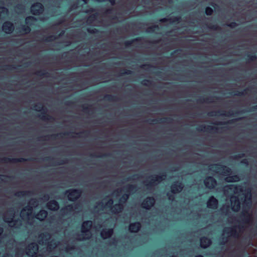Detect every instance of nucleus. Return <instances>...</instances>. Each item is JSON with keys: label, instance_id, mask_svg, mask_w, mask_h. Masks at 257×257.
<instances>
[{"label": "nucleus", "instance_id": "5", "mask_svg": "<svg viewBox=\"0 0 257 257\" xmlns=\"http://www.w3.org/2000/svg\"><path fill=\"white\" fill-rule=\"evenodd\" d=\"M32 213V207L30 206H28L21 211L20 215L24 221H26L29 224H32V220L34 218Z\"/></svg>", "mask_w": 257, "mask_h": 257}, {"label": "nucleus", "instance_id": "25", "mask_svg": "<svg viewBox=\"0 0 257 257\" xmlns=\"http://www.w3.org/2000/svg\"><path fill=\"white\" fill-rule=\"evenodd\" d=\"M8 14V10L5 7L0 8V19L5 18Z\"/></svg>", "mask_w": 257, "mask_h": 257}, {"label": "nucleus", "instance_id": "11", "mask_svg": "<svg viewBox=\"0 0 257 257\" xmlns=\"http://www.w3.org/2000/svg\"><path fill=\"white\" fill-rule=\"evenodd\" d=\"M155 203V200L153 198L148 197L142 203V206L143 208L147 209H150L154 205Z\"/></svg>", "mask_w": 257, "mask_h": 257}, {"label": "nucleus", "instance_id": "8", "mask_svg": "<svg viewBox=\"0 0 257 257\" xmlns=\"http://www.w3.org/2000/svg\"><path fill=\"white\" fill-rule=\"evenodd\" d=\"M67 193H68V199L71 201L76 200L80 197L81 195V192L79 190L76 189L70 190L69 191H67Z\"/></svg>", "mask_w": 257, "mask_h": 257}, {"label": "nucleus", "instance_id": "13", "mask_svg": "<svg viewBox=\"0 0 257 257\" xmlns=\"http://www.w3.org/2000/svg\"><path fill=\"white\" fill-rule=\"evenodd\" d=\"M218 205V200L213 196L209 198L207 202V206L208 208L211 209H216Z\"/></svg>", "mask_w": 257, "mask_h": 257}, {"label": "nucleus", "instance_id": "42", "mask_svg": "<svg viewBox=\"0 0 257 257\" xmlns=\"http://www.w3.org/2000/svg\"><path fill=\"white\" fill-rule=\"evenodd\" d=\"M227 241V239H225V240H223L222 243H224L225 242Z\"/></svg>", "mask_w": 257, "mask_h": 257}, {"label": "nucleus", "instance_id": "20", "mask_svg": "<svg viewBox=\"0 0 257 257\" xmlns=\"http://www.w3.org/2000/svg\"><path fill=\"white\" fill-rule=\"evenodd\" d=\"M47 208L51 210H57L59 206L58 203L54 200L49 201L47 205Z\"/></svg>", "mask_w": 257, "mask_h": 257}, {"label": "nucleus", "instance_id": "46", "mask_svg": "<svg viewBox=\"0 0 257 257\" xmlns=\"http://www.w3.org/2000/svg\"><path fill=\"white\" fill-rule=\"evenodd\" d=\"M172 257H176V256H172Z\"/></svg>", "mask_w": 257, "mask_h": 257}, {"label": "nucleus", "instance_id": "44", "mask_svg": "<svg viewBox=\"0 0 257 257\" xmlns=\"http://www.w3.org/2000/svg\"><path fill=\"white\" fill-rule=\"evenodd\" d=\"M165 19H162L161 21H163V22H164V21H165Z\"/></svg>", "mask_w": 257, "mask_h": 257}, {"label": "nucleus", "instance_id": "33", "mask_svg": "<svg viewBox=\"0 0 257 257\" xmlns=\"http://www.w3.org/2000/svg\"><path fill=\"white\" fill-rule=\"evenodd\" d=\"M243 215L244 216H248L249 217V219H250V214L249 212H247V213H245V212H243Z\"/></svg>", "mask_w": 257, "mask_h": 257}, {"label": "nucleus", "instance_id": "34", "mask_svg": "<svg viewBox=\"0 0 257 257\" xmlns=\"http://www.w3.org/2000/svg\"><path fill=\"white\" fill-rule=\"evenodd\" d=\"M168 196L169 200H173L174 199V197H172V196L170 195L169 194H168Z\"/></svg>", "mask_w": 257, "mask_h": 257}, {"label": "nucleus", "instance_id": "30", "mask_svg": "<svg viewBox=\"0 0 257 257\" xmlns=\"http://www.w3.org/2000/svg\"><path fill=\"white\" fill-rule=\"evenodd\" d=\"M122 194V190H117L116 191H115L113 193V196H119Z\"/></svg>", "mask_w": 257, "mask_h": 257}, {"label": "nucleus", "instance_id": "1", "mask_svg": "<svg viewBox=\"0 0 257 257\" xmlns=\"http://www.w3.org/2000/svg\"><path fill=\"white\" fill-rule=\"evenodd\" d=\"M128 198V195L125 194L119 199V203L115 204L114 206L111 207L113 201L112 199H109L107 203L104 205V202L99 203L95 209V212H99V209H101L104 211H107V208H109L111 212L114 213H118L121 211L123 208L122 203H124Z\"/></svg>", "mask_w": 257, "mask_h": 257}, {"label": "nucleus", "instance_id": "29", "mask_svg": "<svg viewBox=\"0 0 257 257\" xmlns=\"http://www.w3.org/2000/svg\"><path fill=\"white\" fill-rule=\"evenodd\" d=\"M212 12H213V10L211 8H210L209 7H207L206 9L205 13L207 15H211L212 14Z\"/></svg>", "mask_w": 257, "mask_h": 257}, {"label": "nucleus", "instance_id": "38", "mask_svg": "<svg viewBox=\"0 0 257 257\" xmlns=\"http://www.w3.org/2000/svg\"><path fill=\"white\" fill-rule=\"evenodd\" d=\"M241 163H245V164H246V160H243V161H242L241 162Z\"/></svg>", "mask_w": 257, "mask_h": 257}, {"label": "nucleus", "instance_id": "12", "mask_svg": "<svg viewBox=\"0 0 257 257\" xmlns=\"http://www.w3.org/2000/svg\"><path fill=\"white\" fill-rule=\"evenodd\" d=\"M204 184L206 187L208 188H213L216 185V180L211 177H208L204 180Z\"/></svg>", "mask_w": 257, "mask_h": 257}, {"label": "nucleus", "instance_id": "35", "mask_svg": "<svg viewBox=\"0 0 257 257\" xmlns=\"http://www.w3.org/2000/svg\"><path fill=\"white\" fill-rule=\"evenodd\" d=\"M132 187V186H129L126 187L127 190H130Z\"/></svg>", "mask_w": 257, "mask_h": 257}, {"label": "nucleus", "instance_id": "24", "mask_svg": "<svg viewBox=\"0 0 257 257\" xmlns=\"http://www.w3.org/2000/svg\"><path fill=\"white\" fill-rule=\"evenodd\" d=\"M47 216V212L46 211L42 210H41L36 215V218L40 220H44Z\"/></svg>", "mask_w": 257, "mask_h": 257}, {"label": "nucleus", "instance_id": "14", "mask_svg": "<svg viewBox=\"0 0 257 257\" xmlns=\"http://www.w3.org/2000/svg\"><path fill=\"white\" fill-rule=\"evenodd\" d=\"M2 29L5 33L10 34L14 30V27L12 23L10 22H5L3 25Z\"/></svg>", "mask_w": 257, "mask_h": 257}, {"label": "nucleus", "instance_id": "32", "mask_svg": "<svg viewBox=\"0 0 257 257\" xmlns=\"http://www.w3.org/2000/svg\"><path fill=\"white\" fill-rule=\"evenodd\" d=\"M96 1L98 2H102L105 1V0H96ZM108 1L110 2V3H111V4L112 5H114L115 3V0H108Z\"/></svg>", "mask_w": 257, "mask_h": 257}, {"label": "nucleus", "instance_id": "39", "mask_svg": "<svg viewBox=\"0 0 257 257\" xmlns=\"http://www.w3.org/2000/svg\"><path fill=\"white\" fill-rule=\"evenodd\" d=\"M85 4H86L87 3V0H82Z\"/></svg>", "mask_w": 257, "mask_h": 257}, {"label": "nucleus", "instance_id": "40", "mask_svg": "<svg viewBox=\"0 0 257 257\" xmlns=\"http://www.w3.org/2000/svg\"><path fill=\"white\" fill-rule=\"evenodd\" d=\"M41 108H42L41 107H39V109H36V110H38V111H39V110H40V109H41Z\"/></svg>", "mask_w": 257, "mask_h": 257}, {"label": "nucleus", "instance_id": "19", "mask_svg": "<svg viewBox=\"0 0 257 257\" xmlns=\"http://www.w3.org/2000/svg\"><path fill=\"white\" fill-rule=\"evenodd\" d=\"M183 188L181 183H176L173 184L171 187V192L173 193H176L180 192Z\"/></svg>", "mask_w": 257, "mask_h": 257}, {"label": "nucleus", "instance_id": "10", "mask_svg": "<svg viewBox=\"0 0 257 257\" xmlns=\"http://www.w3.org/2000/svg\"><path fill=\"white\" fill-rule=\"evenodd\" d=\"M222 236L223 239L225 237L232 236L235 237L236 236V230H235L234 228H225L223 230Z\"/></svg>", "mask_w": 257, "mask_h": 257}, {"label": "nucleus", "instance_id": "21", "mask_svg": "<svg viewBox=\"0 0 257 257\" xmlns=\"http://www.w3.org/2000/svg\"><path fill=\"white\" fill-rule=\"evenodd\" d=\"M112 232L113 230L112 229H103L101 232V236L104 239L107 238L112 235Z\"/></svg>", "mask_w": 257, "mask_h": 257}, {"label": "nucleus", "instance_id": "7", "mask_svg": "<svg viewBox=\"0 0 257 257\" xmlns=\"http://www.w3.org/2000/svg\"><path fill=\"white\" fill-rule=\"evenodd\" d=\"M230 202L232 209L234 211H237L239 210L240 207V203L239 201V198L236 196H231L230 198Z\"/></svg>", "mask_w": 257, "mask_h": 257}, {"label": "nucleus", "instance_id": "9", "mask_svg": "<svg viewBox=\"0 0 257 257\" xmlns=\"http://www.w3.org/2000/svg\"><path fill=\"white\" fill-rule=\"evenodd\" d=\"M43 11V7L40 3H36L31 7V12L34 15H39Z\"/></svg>", "mask_w": 257, "mask_h": 257}, {"label": "nucleus", "instance_id": "2", "mask_svg": "<svg viewBox=\"0 0 257 257\" xmlns=\"http://www.w3.org/2000/svg\"><path fill=\"white\" fill-rule=\"evenodd\" d=\"M209 170L214 173L220 174L223 176H227L225 178L226 182H232L239 181V177L237 176H230L231 174V170L228 167L219 164H214L209 167Z\"/></svg>", "mask_w": 257, "mask_h": 257}, {"label": "nucleus", "instance_id": "23", "mask_svg": "<svg viewBox=\"0 0 257 257\" xmlns=\"http://www.w3.org/2000/svg\"><path fill=\"white\" fill-rule=\"evenodd\" d=\"M141 227V224L139 222L132 223L130 225V230L132 232H137Z\"/></svg>", "mask_w": 257, "mask_h": 257}, {"label": "nucleus", "instance_id": "36", "mask_svg": "<svg viewBox=\"0 0 257 257\" xmlns=\"http://www.w3.org/2000/svg\"><path fill=\"white\" fill-rule=\"evenodd\" d=\"M3 231V230L2 228L0 227V234H2Z\"/></svg>", "mask_w": 257, "mask_h": 257}, {"label": "nucleus", "instance_id": "6", "mask_svg": "<svg viewBox=\"0 0 257 257\" xmlns=\"http://www.w3.org/2000/svg\"><path fill=\"white\" fill-rule=\"evenodd\" d=\"M38 250V245L35 243H32L28 246L26 249V253L29 256H33L36 254Z\"/></svg>", "mask_w": 257, "mask_h": 257}, {"label": "nucleus", "instance_id": "17", "mask_svg": "<svg viewBox=\"0 0 257 257\" xmlns=\"http://www.w3.org/2000/svg\"><path fill=\"white\" fill-rule=\"evenodd\" d=\"M50 238V235L49 233H43L39 236V241L41 244H47V240Z\"/></svg>", "mask_w": 257, "mask_h": 257}, {"label": "nucleus", "instance_id": "37", "mask_svg": "<svg viewBox=\"0 0 257 257\" xmlns=\"http://www.w3.org/2000/svg\"><path fill=\"white\" fill-rule=\"evenodd\" d=\"M4 257H12L11 255H7L6 256H4Z\"/></svg>", "mask_w": 257, "mask_h": 257}, {"label": "nucleus", "instance_id": "31", "mask_svg": "<svg viewBox=\"0 0 257 257\" xmlns=\"http://www.w3.org/2000/svg\"><path fill=\"white\" fill-rule=\"evenodd\" d=\"M23 27H24V29H23L22 33H28L31 30V29H30V28L29 27L24 26Z\"/></svg>", "mask_w": 257, "mask_h": 257}, {"label": "nucleus", "instance_id": "28", "mask_svg": "<svg viewBox=\"0 0 257 257\" xmlns=\"http://www.w3.org/2000/svg\"><path fill=\"white\" fill-rule=\"evenodd\" d=\"M53 242H51V243L49 244H48L47 245V250H50L51 249V248L53 247V248H54V247H57V244L56 243V242H54V243H52Z\"/></svg>", "mask_w": 257, "mask_h": 257}, {"label": "nucleus", "instance_id": "16", "mask_svg": "<svg viewBox=\"0 0 257 257\" xmlns=\"http://www.w3.org/2000/svg\"><path fill=\"white\" fill-rule=\"evenodd\" d=\"M244 201L243 205L246 208H249L251 203V195L250 192L247 193L244 196Z\"/></svg>", "mask_w": 257, "mask_h": 257}, {"label": "nucleus", "instance_id": "18", "mask_svg": "<svg viewBox=\"0 0 257 257\" xmlns=\"http://www.w3.org/2000/svg\"><path fill=\"white\" fill-rule=\"evenodd\" d=\"M166 176L162 175V176H152L151 179V184H157L161 182L162 180L165 179Z\"/></svg>", "mask_w": 257, "mask_h": 257}, {"label": "nucleus", "instance_id": "43", "mask_svg": "<svg viewBox=\"0 0 257 257\" xmlns=\"http://www.w3.org/2000/svg\"><path fill=\"white\" fill-rule=\"evenodd\" d=\"M196 257H203V256H202V255H198V256H196Z\"/></svg>", "mask_w": 257, "mask_h": 257}, {"label": "nucleus", "instance_id": "45", "mask_svg": "<svg viewBox=\"0 0 257 257\" xmlns=\"http://www.w3.org/2000/svg\"><path fill=\"white\" fill-rule=\"evenodd\" d=\"M123 189H125V188H123ZM125 189H127L126 187H125Z\"/></svg>", "mask_w": 257, "mask_h": 257}, {"label": "nucleus", "instance_id": "3", "mask_svg": "<svg viewBox=\"0 0 257 257\" xmlns=\"http://www.w3.org/2000/svg\"><path fill=\"white\" fill-rule=\"evenodd\" d=\"M92 225V223L91 221H84L82 225L81 233L78 235L76 238L79 240H83L89 238L91 236L89 229Z\"/></svg>", "mask_w": 257, "mask_h": 257}, {"label": "nucleus", "instance_id": "26", "mask_svg": "<svg viewBox=\"0 0 257 257\" xmlns=\"http://www.w3.org/2000/svg\"><path fill=\"white\" fill-rule=\"evenodd\" d=\"M36 20L34 17H28L26 19V23L28 25H32L34 24V23L36 22Z\"/></svg>", "mask_w": 257, "mask_h": 257}, {"label": "nucleus", "instance_id": "27", "mask_svg": "<svg viewBox=\"0 0 257 257\" xmlns=\"http://www.w3.org/2000/svg\"><path fill=\"white\" fill-rule=\"evenodd\" d=\"M229 189L231 190H232L234 193L237 194L238 193V190H239L240 191H242L241 189L240 186L237 187L234 185H230L229 186Z\"/></svg>", "mask_w": 257, "mask_h": 257}, {"label": "nucleus", "instance_id": "41", "mask_svg": "<svg viewBox=\"0 0 257 257\" xmlns=\"http://www.w3.org/2000/svg\"><path fill=\"white\" fill-rule=\"evenodd\" d=\"M21 194L22 195H25V193L24 192H21Z\"/></svg>", "mask_w": 257, "mask_h": 257}, {"label": "nucleus", "instance_id": "4", "mask_svg": "<svg viewBox=\"0 0 257 257\" xmlns=\"http://www.w3.org/2000/svg\"><path fill=\"white\" fill-rule=\"evenodd\" d=\"M15 216L12 211L7 212L4 216V220L8 223L9 225L12 227L18 228L22 223L21 220H14Z\"/></svg>", "mask_w": 257, "mask_h": 257}, {"label": "nucleus", "instance_id": "22", "mask_svg": "<svg viewBox=\"0 0 257 257\" xmlns=\"http://www.w3.org/2000/svg\"><path fill=\"white\" fill-rule=\"evenodd\" d=\"M211 244V240L206 237L200 239V245L203 248H206Z\"/></svg>", "mask_w": 257, "mask_h": 257}, {"label": "nucleus", "instance_id": "15", "mask_svg": "<svg viewBox=\"0 0 257 257\" xmlns=\"http://www.w3.org/2000/svg\"><path fill=\"white\" fill-rule=\"evenodd\" d=\"M76 207V205L75 204H73L71 205H68L65 208L62 210V213L64 214H71L73 212H77Z\"/></svg>", "mask_w": 257, "mask_h": 257}]
</instances>
